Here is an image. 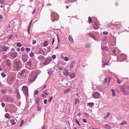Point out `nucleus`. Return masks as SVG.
I'll use <instances>...</instances> for the list:
<instances>
[{
	"label": "nucleus",
	"instance_id": "1",
	"mask_svg": "<svg viewBox=\"0 0 129 129\" xmlns=\"http://www.w3.org/2000/svg\"><path fill=\"white\" fill-rule=\"evenodd\" d=\"M119 87L121 92L125 95H127L129 94V91L126 90V88L129 90V86H125V85H120Z\"/></svg>",
	"mask_w": 129,
	"mask_h": 129
},
{
	"label": "nucleus",
	"instance_id": "2",
	"mask_svg": "<svg viewBox=\"0 0 129 129\" xmlns=\"http://www.w3.org/2000/svg\"><path fill=\"white\" fill-rule=\"evenodd\" d=\"M22 89L24 93L27 96H28V88L26 86L22 87Z\"/></svg>",
	"mask_w": 129,
	"mask_h": 129
},
{
	"label": "nucleus",
	"instance_id": "3",
	"mask_svg": "<svg viewBox=\"0 0 129 129\" xmlns=\"http://www.w3.org/2000/svg\"><path fill=\"white\" fill-rule=\"evenodd\" d=\"M35 79V75L32 74L29 76L28 78V80L30 82H33Z\"/></svg>",
	"mask_w": 129,
	"mask_h": 129
},
{
	"label": "nucleus",
	"instance_id": "4",
	"mask_svg": "<svg viewBox=\"0 0 129 129\" xmlns=\"http://www.w3.org/2000/svg\"><path fill=\"white\" fill-rule=\"evenodd\" d=\"M100 94L98 92H94L93 94V98L94 99H99L100 98Z\"/></svg>",
	"mask_w": 129,
	"mask_h": 129
},
{
	"label": "nucleus",
	"instance_id": "5",
	"mask_svg": "<svg viewBox=\"0 0 129 129\" xmlns=\"http://www.w3.org/2000/svg\"><path fill=\"white\" fill-rule=\"evenodd\" d=\"M22 58L23 61L24 62H25L27 61L28 57L27 55L26 54H24L22 55Z\"/></svg>",
	"mask_w": 129,
	"mask_h": 129
},
{
	"label": "nucleus",
	"instance_id": "6",
	"mask_svg": "<svg viewBox=\"0 0 129 129\" xmlns=\"http://www.w3.org/2000/svg\"><path fill=\"white\" fill-rule=\"evenodd\" d=\"M51 62V59H49L47 58L45 62H44L43 64L44 65H46L49 64Z\"/></svg>",
	"mask_w": 129,
	"mask_h": 129
},
{
	"label": "nucleus",
	"instance_id": "7",
	"mask_svg": "<svg viewBox=\"0 0 129 129\" xmlns=\"http://www.w3.org/2000/svg\"><path fill=\"white\" fill-rule=\"evenodd\" d=\"M9 122L11 124V126L15 124L17 122V119H12L10 120Z\"/></svg>",
	"mask_w": 129,
	"mask_h": 129
},
{
	"label": "nucleus",
	"instance_id": "8",
	"mask_svg": "<svg viewBox=\"0 0 129 129\" xmlns=\"http://www.w3.org/2000/svg\"><path fill=\"white\" fill-rule=\"evenodd\" d=\"M114 126L112 124H105V128L107 129H109L113 128Z\"/></svg>",
	"mask_w": 129,
	"mask_h": 129
},
{
	"label": "nucleus",
	"instance_id": "9",
	"mask_svg": "<svg viewBox=\"0 0 129 129\" xmlns=\"http://www.w3.org/2000/svg\"><path fill=\"white\" fill-rule=\"evenodd\" d=\"M26 64H27V66H28V67L29 69L31 68L33 66L31 61L30 60L28 61L27 62Z\"/></svg>",
	"mask_w": 129,
	"mask_h": 129
},
{
	"label": "nucleus",
	"instance_id": "10",
	"mask_svg": "<svg viewBox=\"0 0 129 129\" xmlns=\"http://www.w3.org/2000/svg\"><path fill=\"white\" fill-rule=\"evenodd\" d=\"M17 52H15L12 53L11 54V56L12 58L14 59L17 56Z\"/></svg>",
	"mask_w": 129,
	"mask_h": 129
},
{
	"label": "nucleus",
	"instance_id": "11",
	"mask_svg": "<svg viewBox=\"0 0 129 129\" xmlns=\"http://www.w3.org/2000/svg\"><path fill=\"white\" fill-rule=\"evenodd\" d=\"M120 56H121V59H122L123 58L124 60H120L121 61H123L125 60V59H126V56L124 54H120Z\"/></svg>",
	"mask_w": 129,
	"mask_h": 129
},
{
	"label": "nucleus",
	"instance_id": "12",
	"mask_svg": "<svg viewBox=\"0 0 129 129\" xmlns=\"http://www.w3.org/2000/svg\"><path fill=\"white\" fill-rule=\"evenodd\" d=\"M6 65L8 66H10L11 64V61L9 59H7L6 60Z\"/></svg>",
	"mask_w": 129,
	"mask_h": 129
},
{
	"label": "nucleus",
	"instance_id": "13",
	"mask_svg": "<svg viewBox=\"0 0 129 129\" xmlns=\"http://www.w3.org/2000/svg\"><path fill=\"white\" fill-rule=\"evenodd\" d=\"M69 39L71 43H74V40L71 35H70L69 37Z\"/></svg>",
	"mask_w": 129,
	"mask_h": 129
},
{
	"label": "nucleus",
	"instance_id": "14",
	"mask_svg": "<svg viewBox=\"0 0 129 129\" xmlns=\"http://www.w3.org/2000/svg\"><path fill=\"white\" fill-rule=\"evenodd\" d=\"M63 74L65 76H67L68 75L69 72L68 69H66L64 70L63 72Z\"/></svg>",
	"mask_w": 129,
	"mask_h": 129
},
{
	"label": "nucleus",
	"instance_id": "15",
	"mask_svg": "<svg viewBox=\"0 0 129 129\" xmlns=\"http://www.w3.org/2000/svg\"><path fill=\"white\" fill-rule=\"evenodd\" d=\"M69 76L72 78H74L76 76V74L74 73H71L69 74Z\"/></svg>",
	"mask_w": 129,
	"mask_h": 129
},
{
	"label": "nucleus",
	"instance_id": "16",
	"mask_svg": "<svg viewBox=\"0 0 129 129\" xmlns=\"http://www.w3.org/2000/svg\"><path fill=\"white\" fill-rule=\"evenodd\" d=\"M25 70H22L19 73V74L21 76H23L25 74Z\"/></svg>",
	"mask_w": 129,
	"mask_h": 129
},
{
	"label": "nucleus",
	"instance_id": "17",
	"mask_svg": "<svg viewBox=\"0 0 129 129\" xmlns=\"http://www.w3.org/2000/svg\"><path fill=\"white\" fill-rule=\"evenodd\" d=\"M9 47L6 46H4L3 47V51L7 52L8 50L9 49Z\"/></svg>",
	"mask_w": 129,
	"mask_h": 129
},
{
	"label": "nucleus",
	"instance_id": "18",
	"mask_svg": "<svg viewBox=\"0 0 129 129\" xmlns=\"http://www.w3.org/2000/svg\"><path fill=\"white\" fill-rule=\"evenodd\" d=\"M53 14L52 13L51 15V20H52V22H54L55 20V18H54V16Z\"/></svg>",
	"mask_w": 129,
	"mask_h": 129
},
{
	"label": "nucleus",
	"instance_id": "19",
	"mask_svg": "<svg viewBox=\"0 0 129 129\" xmlns=\"http://www.w3.org/2000/svg\"><path fill=\"white\" fill-rule=\"evenodd\" d=\"M79 102L80 101L77 98H76L75 99V104H78Z\"/></svg>",
	"mask_w": 129,
	"mask_h": 129
},
{
	"label": "nucleus",
	"instance_id": "20",
	"mask_svg": "<svg viewBox=\"0 0 129 129\" xmlns=\"http://www.w3.org/2000/svg\"><path fill=\"white\" fill-rule=\"evenodd\" d=\"M126 123H127V122L126 121H125V120H123L122 121L121 123H120L119 124L120 125H124L126 124Z\"/></svg>",
	"mask_w": 129,
	"mask_h": 129
},
{
	"label": "nucleus",
	"instance_id": "21",
	"mask_svg": "<svg viewBox=\"0 0 129 129\" xmlns=\"http://www.w3.org/2000/svg\"><path fill=\"white\" fill-rule=\"evenodd\" d=\"M40 99L38 98H36L35 100V102L36 103L38 104L40 100Z\"/></svg>",
	"mask_w": 129,
	"mask_h": 129
},
{
	"label": "nucleus",
	"instance_id": "22",
	"mask_svg": "<svg viewBox=\"0 0 129 129\" xmlns=\"http://www.w3.org/2000/svg\"><path fill=\"white\" fill-rule=\"evenodd\" d=\"M5 117L6 118L8 119H9L10 118V116L9 115V114L8 113L5 114Z\"/></svg>",
	"mask_w": 129,
	"mask_h": 129
},
{
	"label": "nucleus",
	"instance_id": "23",
	"mask_svg": "<svg viewBox=\"0 0 129 129\" xmlns=\"http://www.w3.org/2000/svg\"><path fill=\"white\" fill-rule=\"evenodd\" d=\"M110 114V113H107L106 114V116H105L104 117V118H103L104 119H107L108 117L109 116Z\"/></svg>",
	"mask_w": 129,
	"mask_h": 129
},
{
	"label": "nucleus",
	"instance_id": "24",
	"mask_svg": "<svg viewBox=\"0 0 129 129\" xmlns=\"http://www.w3.org/2000/svg\"><path fill=\"white\" fill-rule=\"evenodd\" d=\"M118 50V49L117 48H115L114 50H113V54H116L117 53V51Z\"/></svg>",
	"mask_w": 129,
	"mask_h": 129
},
{
	"label": "nucleus",
	"instance_id": "25",
	"mask_svg": "<svg viewBox=\"0 0 129 129\" xmlns=\"http://www.w3.org/2000/svg\"><path fill=\"white\" fill-rule=\"evenodd\" d=\"M94 105V104L93 103H89L87 104V106H92Z\"/></svg>",
	"mask_w": 129,
	"mask_h": 129
},
{
	"label": "nucleus",
	"instance_id": "26",
	"mask_svg": "<svg viewBox=\"0 0 129 129\" xmlns=\"http://www.w3.org/2000/svg\"><path fill=\"white\" fill-rule=\"evenodd\" d=\"M85 46L86 48H90L91 47V44L89 43L85 45Z\"/></svg>",
	"mask_w": 129,
	"mask_h": 129
},
{
	"label": "nucleus",
	"instance_id": "27",
	"mask_svg": "<svg viewBox=\"0 0 129 129\" xmlns=\"http://www.w3.org/2000/svg\"><path fill=\"white\" fill-rule=\"evenodd\" d=\"M24 120H21V121L20 124L19 125V126L20 127L22 126L24 124Z\"/></svg>",
	"mask_w": 129,
	"mask_h": 129
},
{
	"label": "nucleus",
	"instance_id": "28",
	"mask_svg": "<svg viewBox=\"0 0 129 129\" xmlns=\"http://www.w3.org/2000/svg\"><path fill=\"white\" fill-rule=\"evenodd\" d=\"M111 91L112 93V95L113 96H114L116 94L114 90V89H112L111 90Z\"/></svg>",
	"mask_w": 129,
	"mask_h": 129
},
{
	"label": "nucleus",
	"instance_id": "29",
	"mask_svg": "<svg viewBox=\"0 0 129 129\" xmlns=\"http://www.w3.org/2000/svg\"><path fill=\"white\" fill-rule=\"evenodd\" d=\"M3 47L0 46V54L1 53L2 51H3Z\"/></svg>",
	"mask_w": 129,
	"mask_h": 129
},
{
	"label": "nucleus",
	"instance_id": "30",
	"mask_svg": "<svg viewBox=\"0 0 129 129\" xmlns=\"http://www.w3.org/2000/svg\"><path fill=\"white\" fill-rule=\"evenodd\" d=\"M48 42L46 41L44 43L43 45L44 47H46L48 45Z\"/></svg>",
	"mask_w": 129,
	"mask_h": 129
},
{
	"label": "nucleus",
	"instance_id": "31",
	"mask_svg": "<svg viewBox=\"0 0 129 129\" xmlns=\"http://www.w3.org/2000/svg\"><path fill=\"white\" fill-rule=\"evenodd\" d=\"M16 94L17 95V96L18 98L19 99L20 98V96L18 91H17V92L16 93Z\"/></svg>",
	"mask_w": 129,
	"mask_h": 129
},
{
	"label": "nucleus",
	"instance_id": "32",
	"mask_svg": "<svg viewBox=\"0 0 129 129\" xmlns=\"http://www.w3.org/2000/svg\"><path fill=\"white\" fill-rule=\"evenodd\" d=\"M16 68L17 69H18L19 68V64L18 63H16Z\"/></svg>",
	"mask_w": 129,
	"mask_h": 129
},
{
	"label": "nucleus",
	"instance_id": "33",
	"mask_svg": "<svg viewBox=\"0 0 129 129\" xmlns=\"http://www.w3.org/2000/svg\"><path fill=\"white\" fill-rule=\"evenodd\" d=\"M17 46H18L19 47H21L22 46L21 43L20 42L17 43Z\"/></svg>",
	"mask_w": 129,
	"mask_h": 129
},
{
	"label": "nucleus",
	"instance_id": "34",
	"mask_svg": "<svg viewBox=\"0 0 129 129\" xmlns=\"http://www.w3.org/2000/svg\"><path fill=\"white\" fill-rule=\"evenodd\" d=\"M88 21L89 23H90L92 21V19L90 17H88Z\"/></svg>",
	"mask_w": 129,
	"mask_h": 129
},
{
	"label": "nucleus",
	"instance_id": "35",
	"mask_svg": "<svg viewBox=\"0 0 129 129\" xmlns=\"http://www.w3.org/2000/svg\"><path fill=\"white\" fill-rule=\"evenodd\" d=\"M75 122H76L78 124V125H79V126L80 125V124L79 123V121L77 119H75Z\"/></svg>",
	"mask_w": 129,
	"mask_h": 129
},
{
	"label": "nucleus",
	"instance_id": "36",
	"mask_svg": "<svg viewBox=\"0 0 129 129\" xmlns=\"http://www.w3.org/2000/svg\"><path fill=\"white\" fill-rule=\"evenodd\" d=\"M29 55L31 57H33L34 56V53L33 52H31L29 54Z\"/></svg>",
	"mask_w": 129,
	"mask_h": 129
},
{
	"label": "nucleus",
	"instance_id": "37",
	"mask_svg": "<svg viewBox=\"0 0 129 129\" xmlns=\"http://www.w3.org/2000/svg\"><path fill=\"white\" fill-rule=\"evenodd\" d=\"M91 37L94 40H96V37L93 35H92Z\"/></svg>",
	"mask_w": 129,
	"mask_h": 129
},
{
	"label": "nucleus",
	"instance_id": "38",
	"mask_svg": "<svg viewBox=\"0 0 129 129\" xmlns=\"http://www.w3.org/2000/svg\"><path fill=\"white\" fill-rule=\"evenodd\" d=\"M47 91L46 90H45L43 92L44 93V94H46V95H48L49 94V93H47Z\"/></svg>",
	"mask_w": 129,
	"mask_h": 129
},
{
	"label": "nucleus",
	"instance_id": "39",
	"mask_svg": "<svg viewBox=\"0 0 129 129\" xmlns=\"http://www.w3.org/2000/svg\"><path fill=\"white\" fill-rule=\"evenodd\" d=\"M70 90V89H67L66 90V91H65V93H67L68 92H69Z\"/></svg>",
	"mask_w": 129,
	"mask_h": 129
},
{
	"label": "nucleus",
	"instance_id": "40",
	"mask_svg": "<svg viewBox=\"0 0 129 129\" xmlns=\"http://www.w3.org/2000/svg\"><path fill=\"white\" fill-rule=\"evenodd\" d=\"M117 83H118L120 84L121 83V81H120L118 78H117Z\"/></svg>",
	"mask_w": 129,
	"mask_h": 129
},
{
	"label": "nucleus",
	"instance_id": "41",
	"mask_svg": "<svg viewBox=\"0 0 129 129\" xmlns=\"http://www.w3.org/2000/svg\"><path fill=\"white\" fill-rule=\"evenodd\" d=\"M1 75L3 77H5L6 76V75L4 73H2Z\"/></svg>",
	"mask_w": 129,
	"mask_h": 129
},
{
	"label": "nucleus",
	"instance_id": "42",
	"mask_svg": "<svg viewBox=\"0 0 129 129\" xmlns=\"http://www.w3.org/2000/svg\"><path fill=\"white\" fill-rule=\"evenodd\" d=\"M37 109L38 111L40 110L41 109V107L40 106L38 105L37 106Z\"/></svg>",
	"mask_w": 129,
	"mask_h": 129
},
{
	"label": "nucleus",
	"instance_id": "43",
	"mask_svg": "<svg viewBox=\"0 0 129 129\" xmlns=\"http://www.w3.org/2000/svg\"><path fill=\"white\" fill-rule=\"evenodd\" d=\"M64 60L65 61H68L69 60V58L68 57H65L64 58Z\"/></svg>",
	"mask_w": 129,
	"mask_h": 129
},
{
	"label": "nucleus",
	"instance_id": "44",
	"mask_svg": "<svg viewBox=\"0 0 129 129\" xmlns=\"http://www.w3.org/2000/svg\"><path fill=\"white\" fill-rule=\"evenodd\" d=\"M56 57V56L55 55H53L52 56V58L53 59H55Z\"/></svg>",
	"mask_w": 129,
	"mask_h": 129
},
{
	"label": "nucleus",
	"instance_id": "45",
	"mask_svg": "<svg viewBox=\"0 0 129 129\" xmlns=\"http://www.w3.org/2000/svg\"><path fill=\"white\" fill-rule=\"evenodd\" d=\"M38 91H35L34 93V95H37L38 94Z\"/></svg>",
	"mask_w": 129,
	"mask_h": 129
},
{
	"label": "nucleus",
	"instance_id": "46",
	"mask_svg": "<svg viewBox=\"0 0 129 129\" xmlns=\"http://www.w3.org/2000/svg\"><path fill=\"white\" fill-rule=\"evenodd\" d=\"M56 36H57V38L58 43L59 44V36L58 35H57Z\"/></svg>",
	"mask_w": 129,
	"mask_h": 129
},
{
	"label": "nucleus",
	"instance_id": "47",
	"mask_svg": "<svg viewBox=\"0 0 129 129\" xmlns=\"http://www.w3.org/2000/svg\"><path fill=\"white\" fill-rule=\"evenodd\" d=\"M26 50L27 52H28L30 51V49L29 48H27L26 49Z\"/></svg>",
	"mask_w": 129,
	"mask_h": 129
},
{
	"label": "nucleus",
	"instance_id": "48",
	"mask_svg": "<svg viewBox=\"0 0 129 129\" xmlns=\"http://www.w3.org/2000/svg\"><path fill=\"white\" fill-rule=\"evenodd\" d=\"M53 99L52 96H51L50 97V98L48 100V101L49 102H51Z\"/></svg>",
	"mask_w": 129,
	"mask_h": 129
},
{
	"label": "nucleus",
	"instance_id": "49",
	"mask_svg": "<svg viewBox=\"0 0 129 129\" xmlns=\"http://www.w3.org/2000/svg\"><path fill=\"white\" fill-rule=\"evenodd\" d=\"M0 2L2 4H4L5 3L4 0H0Z\"/></svg>",
	"mask_w": 129,
	"mask_h": 129
},
{
	"label": "nucleus",
	"instance_id": "50",
	"mask_svg": "<svg viewBox=\"0 0 129 129\" xmlns=\"http://www.w3.org/2000/svg\"><path fill=\"white\" fill-rule=\"evenodd\" d=\"M84 114H85V116L87 117H89V114L87 113H84Z\"/></svg>",
	"mask_w": 129,
	"mask_h": 129
},
{
	"label": "nucleus",
	"instance_id": "51",
	"mask_svg": "<svg viewBox=\"0 0 129 129\" xmlns=\"http://www.w3.org/2000/svg\"><path fill=\"white\" fill-rule=\"evenodd\" d=\"M107 79L106 78H105L104 81V82L105 83H107Z\"/></svg>",
	"mask_w": 129,
	"mask_h": 129
},
{
	"label": "nucleus",
	"instance_id": "52",
	"mask_svg": "<svg viewBox=\"0 0 129 129\" xmlns=\"http://www.w3.org/2000/svg\"><path fill=\"white\" fill-rule=\"evenodd\" d=\"M21 50L22 51H24L25 50V48L24 47H22L21 48Z\"/></svg>",
	"mask_w": 129,
	"mask_h": 129
},
{
	"label": "nucleus",
	"instance_id": "53",
	"mask_svg": "<svg viewBox=\"0 0 129 129\" xmlns=\"http://www.w3.org/2000/svg\"><path fill=\"white\" fill-rule=\"evenodd\" d=\"M2 106L3 107H4L5 106V104L4 103H2Z\"/></svg>",
	"mask_w": 129,
	"mask_h": 129
},
{
	"label": "nucleus",
	"instance_id": "54",
	"mask_svg": "<svg viewBox=\"0 0 129 129\" xmlns=\"http://www.w3.org/2000/svg\"><path fill=\"white\" fill-rule=\"evenodd\" d=\"M103 33L105 35H107L108 34V33L107 31H104L103 32Z\"/></svg>",
	"mask_w": 129,
	"mask_h": 129
},
{
	"label": "nucleus",
	"instance_id": "55",
	"mask_svg": "<svg viewBox=\"0 0 129 129\" xmlns=\"http://www.w3.org/2000/svg\"><path fill=\"white\" fill-rule=\"evenodd\" d=\"M47 100L46 99L44 100V101L45 104H46L47 103Z\"/></svg>",
	"mask_w": 129,
	"mask_h": 129
},
{
	"label": "nucleus",
	"instance_id": "56",
	"mask_svg": "<svg viewBox=\"0 0 129 129\" xmlns=\"http://www.w3.org/2000/svg\"><path fill=\"white\" fill-rule=\"evenodd\" d=\"M36 42V40H33V44H35Z\"/></svg>",
	"mask_w": 129,
	"mask_h": 129
},
{
	"label": "nucleus",
	"instance_id": "57",
	"mask_svg": "<svg viewBox=\"0 0 129 129\" xmlns=\"http://www.w3.org/2000/svg\"><path fill=\"white\" fill-rule=\"evenodd\" d=\"M36 11V9H34L33 10V12H32V13L33 14L35 13V12Z\"/></svg>",
	"mask_w": 129,
	"mask_h": 129
},
{
	"label": "nucleus",
	"instance_id": "58",
	"mask_svg": "<svg viewBox=\"0 0 129 129\" xmlns=\"http://www.w3.org/2000/svg\"><path fill=\"white\" fill-rule=\"evenodd\" d=\"M58 68L59 70H61L63 69V68L62 67H58Z\"/></svg>",
	"mask_w": 129,
	"mask_h": 129
},
{
	"label": "nucleus",
	"instance_id": "59",
	"mask_svg": "<svg viewBox=\"0 0 129 129\" xmlns=\"http://www.w3.org/2000/svg\"><path fill=\"white\" fill-rule=\"evenodd\" d=\"M82 120L83 122L85 123H86V121L85 119H83Z\"/></svg>",
	"mask_w": 129,
	"mask_h": 129
},
{
	"label": "nucleus",
	"instance_id": "60",
	"mask_svg": "<svg viewBox=\"0 0 129 129\" xmlns=\"http://www.w3.org/2000/svg\"><path fill=\"white\" fill-rule=\"evenodd\" d=\"M106 64L108 65V64L107 62H105L103 63V65L104 66Z\"/></svg>",
	"mask_w": 129,
	"mask_h": 129
},
{
	"label": "nucleus",
	"instance_id": "61",
	"mask_svg": "<svg viewBox=\"0 0 129 129\" xmlns=\"http://www.w3.org/2000/svg\"><path fill=\"white\" fill-rule=\"evenodd\" d=\"M7 56L6 55H5L3 57V58H4V59H5L6 58H7Z\"/></svg>",
	"mask_w": 129,
	"mask_h": 129
},
{
	"label": "nucleus",
	"instance_id": "62",
	"mask_svg": "<svg viewBox=\"0 0 129 129\" xmlns=\"http://www.w3.org/2000/svg\"><path fill=\"white\" fill-rule=\"evenodd\" d=\"M105 48H106V47H103V46H102L101 47V48L102 50L105 49Z\"/></svg>",
	"mask_w": 129,
	"mask_h": 129
},
{
	"label": "nucleus",
	"instance_id": "63",
	"mask_svg": "<svg viewBox=\"0 0 129 129\" xmlns=\"http://www.w3.org/2000/svg\"><path fill=\"white\" fill-rule=\"evenodd\" d=\"M98 26H97V25L94 27V28L95 29H98Z\"/></svg>",
	"mask_w": 129,
	"mask_h": 129
},
{
	"label": "nucleus",
	"instance_id": "64",
	"mask_svg": "<svg viewBox=\"0 0 129 129\" xmlns=\"http://www.w3.org/2000/svg\"><path fill=\"white\" fill-rule=\"evenodd\" d=\"M42 129H45V127L44 126H43L42 127Z\"/></svg>",
	"mask_w": 129,
	"mask_h": 129
}]
</instances>
